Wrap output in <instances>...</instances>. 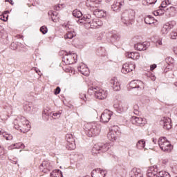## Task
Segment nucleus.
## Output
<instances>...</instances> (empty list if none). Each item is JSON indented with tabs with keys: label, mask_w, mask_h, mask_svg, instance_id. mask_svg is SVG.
Wrapping results in <instances>:
<instances>
[{
	"label": "nucleus",
	"mask_w": 177,
	"mask_h": 177,
	"mask_svg": "<svg viewBox=\"0 0 177 177\" xmlns=\"http://www.w3.org/2000/svg\"><path fill=\"white\" fill-rule=\"evenodd\" d=\"M145 23L146 24H154V18L150 15L145 17Z\"/></svg>",
	"instance_id": "nucleus-30"
},
{
	"label": "nucleus",
	"mask_w": 177,
	"mask_h": 177,
	"mask_svg": "<svg viewBox=\"0 0 177 177\" xmlns=\"http://www.w3.org/2000/svg\"><path fill=\"white\" fill-rule=\"evenodd\" d=\"M50 177H63V173L59 169H55L50 173Z\"/></svg>",
	"instance_id": "nucleus-28"
},
{
	"label": "nucleus",
	"mask_w": 177,
	"mask_h": 177,
	"mask_svg": "<svg viewBox=\"0 0 177 177\" xmlns=\"http://www.w3.org/2000/svg\"><path fill=\"white\" fill-rule=\"evenodd\" d=\"M171 120L169 118H163V120L160 121V125L163 126L164 129L169 130L172 128Z\"/></svg>",
	"instance_id": "nucleus-15"
},
{
	"label": "nucleus",
	"mask_w": 177,
	"mask_h": 177,
	"mask_svg": "<svg viewBox=\"0 0 177 177\" xmlns=\"http://www.w3.org/2000/svg\"><path fill=\"white\" fill-rule=\"evenodd\" d=\"M35 5H38V1H36L35 3H34Z\"/></svg>",
	"instance_id": "nucleus-64"
},
{
	"label": "nucleus",
	"mask_w": 177,
	"mask_h": 177,
	"mask_svg": "<svg viewBox=\"0 0 177 177\" xmlns=\"http://www.w3.org/2000/svg\"><path fill=\"white\" fill-rule=\"evenodd\" d=\"M54 9L55 10H61V9H63V4H58L57 6H55Z\"/></svg>",
	"instance_id": "nucleus-48"
},
{
	"label": "nucleus",
	"mask_w": 177,
	"mask_h": 177,
	"mask_svg": "<svg viewBox=\"0 0 177 177\" xmlns=\"http://www.w3.org/2000/svg\"><path fill=\"white\" fill-rule=\"evenodd\" d=\"M5 154V150L0 147V157H2Z\"/></svg>",
	"instance_id": "nucleus-51"
},
{
	"label": "nucleus",
	"mask_w": 177,
	"mask_h": 177,
	"mask_svg": "<svg viewBox=\"0 0 177 177\" xmlns=\"http://www.w3.org/2000/svg\"><path fill=\"white\" fill-rule=\"evenodd\" d=\"M66 139L67 143H71L73 142H75V140H74V137L73 136V134H66Z\"/></svg>",
	"instance_id": "nucleus-36"
},
{
	"label": "nucleus",
	"mask_w": 177,
	"mask_h": 177,
	"mask_svg": "<svg viewBox=\"0 0 177 177\" xmlns=\"http://www.w3.org/2000/svg\"><path fill=\"white\" fill-rule=\"evenodd\" d=\"M164 2H166V5H168L169 3V0H165L163 1Z\"/></svg>",
	"instance_id": "nucleus-61"
},
{
	"label": "nucleus",
	"mask_w": 177,
	"mask_h": 177,
	"mask_svg": "<svg viewBox=\"0 0 177 177\" xmlns=\"http://www.w3.org/2000/svg\"><path fill=\"white\" fill-rule=\"evenodd\" d=\"M147 177H158V169L155 167H149L147 171Z\"/></svg>",
	"instance_id": "nucleus-16"
},
{
	"label": "nucleus",
	"mask_w": 177,
	"mask_h": 177,
	"mask_svg": "<svg viewBox=\"0 0 177 177\" xmlns=\"http://www.w3.org/2000/svg\"><path fill=\"white\" fill-rule=\"evenodd\" d=\"M168 162V160L165 159L162 160V164H167Z\"/></svg>",
	"instance_id": "nucleus-58"
},
{
	"label": "nucleus",
	"mask_w": 177,
	"mask_h": 177,
	"mask_svg": "<svg viewBox=\"0 0 177 177\" xmlns=\"http://www.w3.org/2000/svg\"><path fill=\"white\" fill-rule=\"evenodd\" d=\"M77 23H84L85 27L87 28H96L97 27H101L103 26V22L98 18L92 19V16L89 14L84 15L83 18L79 19Z\"/></svg>",
	"instance_id": "nucleus-1"
},
{
	"label": "nucleus",
	"mask_w": 177,
	"mask_h": 177,
	"mask_svg": "<svg viewBox=\"0 0 177 177\" xmlns=\"http://www.w3.org/2000/svg\"><path fill=\"white\" fill-rule=\"evenodd\" d=\"M111 41H118L120 39V35H117V34H113L111 36Z\"/></svg>",
	"instance_id": "nucleus-42"
},
{
	"label": "nucleus",
	"mask_w": 177,
	"mask_h": 177,
	"mask_svg": "<svg viewBox=\"0 0 177 177\" xmlns=\"http://www.w3.org/2000/svg\"><path fill=\"white\" fill-rule=\"evenodd\" d=\"M151 80H152V81H156V77H153L151 78Z\"/></svg>",
	"instance_id": "nucleus-63"
},
{
	"label": "nucleus",
	"mask_w": 177,
	"mask_h": 177,
	"mask_svg": "<svg viewBox=\"0 0 177 177\" xmlns=\"http://www.w3.org/2000/svg\"><path fill=\"white\" fill-rule=\"evenodd\" d=\"M176 38H177V32H171V39H176Z\"/></svg>",
	"instance_id": "nucleus-49"
},
{
	"label": "nucleus",
	"mask_w": 177,
	"mask_h": 177,
	"mask_svg": "<svg viewBox=\"0 0 177 177\" xmlns=\"http://www.w3.org/2000/svg\"><path fill=\"white\" fill-rule=\"evenodd\" d=\"M66 56H68L66 58L68 60H71V59H73L74 63H77V59L78 55L76 53H73V52L70 51L69 53H66Z\"/></svg>",
	"instance_id": "nucleus-25"
},
{
	"label": "nucleus",
	"mask_w": 177,
	"mask_h": 177,
	"mask_svg": "<svg viewBox=\"0 0 177 177\" xmlns=\"http://www.w3.org/2000/svg\"><path fill=\"white\" fill-rule=\"evenodd\" d=\"M143 118L136 116H133L131 118V122L134 125H142L143 124Z\"/></svg>",
	"instance_id": "nucleus-24"
},
{
	"label": "nucleus",
	"mask_w": 177,
	"mask_h": 177,
	"mask_svg": "<svg viewBox=\"0 0 177 177\" xmlns=\"http://www.w3.org/2000/svg\"><path fill=\"white\" fill-rule=\"evenodd\" d=\"M122 6H124V0H114L113 3L111 6V10L113 12H118L121 10Z\"/></svg>",
	"instance_id": "nucleus-13"
},
{
	"label": "nucleus",
	"mask_w": 177,
	"mask_h": 177,
	"mask_svg": "<svg viewBox=\"0 0 177 177\" xmlns=\"http://www.w3.org/2000/svg\"><path fill=\"white\" fill-rule=\"evenodd\" d=\"M130 86L133 88H142L143 86V82L140 80H133L130 82Z\"/></svg>",
	"instance_id": "nucleus-23"
},
{
	"label": "nucleus",
	"mask_w": 177,
	"mask_h": 177,
	"mask_svg": "<svg viewBox=\"0 0 177 177\" xmlns=\"http://www.w3.org/2000/svg\"><path fill=\"white\" fill-rule=\"evenodd\" d=\"M6 2H9L11 5H13V0H6Z\"/></svg>",
	"instance_id": "nucleus-57"
},
{
	"label": "nucleus",
	"mask_w": 177,
	"mask_h": 177,
	"mask_svg": "<svg viewBox=\"0 0 177 177\" xmlns=\"http://www.w3.org/2000/svg\"><path fill=\"white\" fill-rule=\"evenodd\" d=\"M15 149H24L25 146L24 144L21 143V142H19L17 144H14Z\"/></svg>",
	"instance_id": "nucleus-45"
},
{
	"label": "nucleus",
	"mask_w": 177,
	"mask_h": 177,
	"mask_svg": "<svg viewBox=\"0 0 177 177\" xmlns=\"http://www.w3.org/2000/svg\"><path fill=\"white\" fill-rule=\"evenodd\" d=\"M109 85L113 89L115 92H118V91L121 90V84L118 81V79L113 77L110 80Z\"/></svg>",
	"instance_id": "nucleus-10"
},
{
	"label": "nucleus",
	"mask_w": 177,
	"mask_h": 177,
	"mask_svg": "<svg viewBox=\"0 0 177 177\" xmlns=\"http://www.w3.org/2000/svg\"><path fill=\"white\" fill-rule=\"evenodd\" d=\"M52 168H53L52 164L48 160H44L39 167L40 171L44 174H48L49 171H51Z\"/></svg>",
	"instance_id": "nucleus-9"
},
{
	"label": "nucleus",
	"mask_w": 177,
	"mask_h": 177,
	"mask_svg": "<svg viewBox=\"0 0 177 177\" xmlns=\"http://www.w3.org/2000/svg\"><path fill=\"white\" fill-rule=\"evenodd\" d=\"M113 115V112L107 109L104 110L101 115L100 121L101 122H109Z\"/></svg>",
	"instance_id": "nucleus-11"
},
{
	"label": "nucleus",
	"mask_w": 177,
	"mask_h": 177,
	"mask_svg": "<svg viewBox=\"0 0 177 177\" xmlns=\"http://www.w3.org/2000/svg\"><path fill=\"white\" fill-rule=\"evenodd\" d=\"M155 68H157V65L156 64L151 65L150 66L151 71H153V70H155Z\"/></svg>",
	"instance_id": "nucleus-53"
},
{
	"label": "nucleus",
	"mask_w": 177,
	"mask_h": 177,
	"mask_svg": "<svg viewBox=\"0 0 177 177\" xmlns=\"http://www.w3.org/2000/svg\"><path fill=\"white\" fill-rule=\"evenodd\" d=\"M63 27L67 31V33L64 35L65 39H73L75 37V32L73 28V26L68 24H64Z\"/></svg>",
	"instance_id": "nucleus-8"
},
{
	"label": "nucleus",
	"mask_w": 177,
	"mask_h": 177,
	"mask_svg": "<svg viewBox=\"0 0 177 177\" xmlns=\"http://www.w3.org/2000/svg\"><path fill=\"white\" fill-rule=\"evenodd\" d=\"M158 177H171V175L167 171H160L158 172Z\"/></svg>",
	"instance_id": "nucleus-37"
},
{
	"label": "nucleus",
	"mask_w": 177,
	"mask_h": 177,
	"mask_svg": "<svg viewBox=\"0 0 177 177\" xmlns=\"http://www.w3.org/2000/svg\"><path fill=\"white\" fill-rule=\"evenodd\" d=\"M136 66L133 64H124L122 68L123 74H128L130 71H133Z\"/></svg>",
	"instance_id": "nucleus-14"
},
{
	"label": "nucleus",
	"mask_w": 177,
	"mask_h": 177,
	"mask_svg": "<svg viewBox=\"0 0 177 177\" xmlns=\"http://www.w3.org/2000/svg\"><path fill=\"white\" fill-rule=\"evenodd\" d=\"M102 0H95V3L97 5H100Z\"/></svg>",
	"instance_id": "nucleus-55"
},
{
	"label": "nucleus",
	"mask_w": 177,
	"mask_h": 177,
	"mask_svg": "<svg viewBox=\"0 0 177 177\" xmlns=\"http://www.w3.org/2000/svg\"><path fill=\"white\" fill-rule=\"evenodd\" d=\"M165 62L168 64H174L175 63V60L172 59V57H169L165 59Z\"/></svg>",
	"instance_id": "nucleus-43"
},
{
	"label": "nucleus",
	"mask_w": 177,
	"mask_h": 177,
	"mask_svg": "<svg viewBox=\"0 0 177 177\" xmlns=\"http://www.w3.org/2000/svg\"><path fill=\"white\" fill-rule=\"evenodd\" d=\"M13 149H16L15 147V144L8 147V150H13Z\"/></svg>",
	"instance_id": "nucleus-54"
},
{
	"label": "nucleus",
	"mask_w": 177,
	"mask_h": 177,
	"mask_svg": "<svg viewBox=\"0 0 177 177\" xmlns=\"http://www.w3.org/2000/svg\"><path fill=\"white\" fill-rule=\"evenodd\" d=\"M60 93V87H57L55 90V95H59Z\"/></svg>",
	"instance_id": "nucleus-52"
},
{
	"label": "nucleus",
	"mask_w": 177,
	"mask_h": 177,
	"mask_svg": "<svg viewBox=\"0 0 177 177\" xmlns=\"http://www.w3.org/2000/svg\"><path fill=\"white\" fill-rule=\"evenodd\" d=\"M80 99H81V100H83V102H84V103H86V100H88V99L86 98V94H85L84 93H80Z\"/></svg>",
	"instance_id": "nucleus-41"
},
{
	"label": "nucleus",
	"mask_w": 177,
	"mask_h": 177,
	"mask_svg": "<svg viewBox=\"0 0 177 177\" xmlns=\"http://www.w3.org/2000/svg\"><path fill=\"white\" fill-rule=\"evenodd\" d=\"M133 113L136 115H139V114H140V112L139 111V106L138 104H136L133 106Z\"/></svg>",
	"instance_id": "nucleus-40"
},
{
	"label": "nucleus",
	"mask_w": 177,
	"mask_h": 177,
	"mask_svg": "<svg viewBox=\"0 0 177 177\" xmlns=\"http://www.w3.org/2000/svg\"><path fill=\"white\" fill-rule=\"evenodd\" d=\"M160 6L163 9V10L165 12H167V13H171V12H175V7H170L165 9V8H167V1H162Z\"/></svg>",
	"instance_id": "nucleus-26"
},
{
	"label": "nucleus",
	"mask_w": 177,
	"mask_h": 177,
	"mask_svg": "<svg viewBox=\"0 0 177 177\" xmlns=\"http://www.w3.org/2000/svg\"><path fill=\"white\" fill-rule=\"evenodd\" d=\"M86 127L88 130V135L90 138L97 136V135L100 133V125L96 123H88Z\"/></svg>",
	"instance_id": "nucleus-4"
},
{
	"label": "nucleus",
	"mask_w": 177,
	"mask_h": 177,
	"mask_svg": "<svg viewBox=\"0 0 177 177\" xmlns=\"http://www.w3.org/2000/svg\"><path fill=\"white\" fill-rule=\"evenodd\" d=\"M75 142H67L66 144V149H68V150H75Z\"/></svg>",
	"instance_id": "nucleus-33"
},
{
	"label": "nucleus",
	"mask_w": 177,
	"mask_h": 177,
	"mask_svg": "<svg viewBox=\"0 0 177 177\" xmlns=\"http://www.w3.org/2000/svg\"><path fill=\"white\" fill-rule=\"evenodd\" d=\"M48 15L51 17V19L54 23H56L57 21V19H59V15H57V12L56 11H49Z\"/></svg>",
	"instance_id": "nucleus-29"
},
{
	"label": "nucleus",
	"mask_w": 177,
	"mask_h": 177,
	"mask_svg": "<svg viewBox=\"0 0 177 177\" xmlns=\"http://www.w3.org/2000/svg\"><path fill=\"white\" fill-rule=\"evenodd\" d=\"M153 142L156 145L157 144V139L153 138Z\"/></svg>",
	"instance_id": "nucleus-59"
},
{
	"label": "nucleus",
	"mask_w": 177,
	"mask_h": 177,
	"mask_svg": "<svg viewBox=\"0 0 177 177\" xmlns=\"http://www.w3.org/2000/svg\"><path fill=\"white\" fill-rule=\"evenodd\" d=\"M158 143L161 150L162 151H165L166 153H170V151H172V149H174V147L171 145V142H169L166 138H160Z\"/></svg>",
	"instance_id": "nucleus-5"
},
{
	"label": "nucleus",
	"mask_w": 177,
	"mask_h": 177,
	"mask_svg": "<svg viewBox=\"0 0 177 177\" xmlns=\"http://www.w3.org/2000/svg\"><path fill=\"white\" fill-rule=\"evenodd\" d=\"M146 142L143 140H140L137 142L136 147L139 150H142V149H145V146Z\"/></svg>",
	"instance_id": "nucleus-32"
},
{
	"label": "nucleus",
	"mask_w": 177,
	"mask_h": 177,
	"mask_svg": "<svg viewBox=\"0 0 177 177\" xmlns=\"http://www.w3.org/2000/svg\"><path fill=\"white\" fill-rule=\"evenodd\" d=\"M136 12L135 10L130 9L126 10L121 15V21L125 26H131L135 21V16Z\"/></svg>",
	"instance_id": "nucleus-2"
},
{
	"label": "nucleus",
	"mask_w": 177,
	"mask_h": 177,
	"mask_svg": "<svg viewBox=\"0 0 177 177\" xmlns=\"http://www.w3.org/2000/svg\"><path fill=\"white\" fill-rule=\"evenodd\" d=\"M31 106H32V104H31V102H26L24 104V110L25 111H31Z\"/></svg>",
	"instance_id": "nucleus-35"
},
{
	"label": "nucleus",
	"mask_w": 177,
	"mask_h": 177,
	"mask_svg": "<svg viewBox=\"0 0 177 177\" xmlns=\"http://www.w3.org/2000/svg\"><path fill=\"white\" fill-rule=\"evenodd\" d=\"M107 138L111 142H114L118 138V131L115 130H111L107 135Z\"/></svg>",
	"instance_id": "nucleus-20"
},
{
	"label": "nucleus",
	"mask_w": 177,
	"mask_h": 177,
	"mask_svg": "<svg viewBox=\"0 0 177 177\" xmlns=\"http://www.w3.org/2000/svg\"><path fill=\"white\" fill-rule=\"evenodd\" d=\"M126 57H129V59H132L133 60H138L140 57V55H139V53L138 52H131L127 53Z\"/></svg>",
	"instance_id": "nucleus-21"
},
{
	"label": "nucleus",
	"mask_w": 177,
	"mask_h": 177,
	"mask_svg": "<svg viewBox=\"0 0 177 177\" xmlns=\"http://www.w3.org/2000/svg\"><path fill=\"white\" fill-rule=\"evenodd\" d=\"M89 91H92L93 93L95 94V96L96 99H99L100 100H103L107 97V91L99 88H95L93 86H91L89 88Z\"/></svg>",
	"instance_id": "nucleus-7"
},
{
	"label": "nucleus",
	"mask_w": 177,
	"mask_h": 177,
	"mask_svg": "<svg viewBox=\"0 0 177 177\" xmlns=\"http://www.w3.org/2000/svg\"><path fill=\"white\" fill-rule=\"evenodd\" d=\"M113 107L117 113H119V114H122V113H124V106H122V104H115Z\"/></svg>",
	"instance_id": "nucleus-27"
},
{
	"label": "nucleus",
	"mask_w": 177,
	"mask_h": 177,
	"mask_svg": "<svg viewBox=\"0 0 177 177\" xmlns=\"http://www.w3.org/2000/svg\"><path fill=\"white\" fill-rule=\"evenodd\" d=\"M77 70L80 71V73H81V74L86 75V77L89 75V68L85 65L80 66L77 68Z\"/></svg>",
	"instance_id": "nucleus-22"
},
{
	"label": "nucleus",
	"mask_w": 177,
	"mask_h": 177,
	"mask_svg": "<svg viewBox=\"0 0 177 177\" xmlns=\"http://www.w3.org/2000/svg\"><path fill=\"white\" fill-rule=\"evenodd\" d=\"M92 177H104L106 176V171L101 169H93L91 172Z\"/></svg>",
	"instance_id": "nucleus-18"
},
{
	"label": "nucleus",
	"mask_w": 177,
	"mask_h": 177,
	"mask_svg": "<svg viewBox=\"0 0 177 177\" xmlns=\"http://www.w3.org/2000/svg\"><path fill=\"white\" fill-rule=\"evenodd\" d=\"M149 46H150V43L147 41L134 45V48L136 50H146Z\"/></svg>",
	"instance_id": "nucleus-17"
},
{
	"label": "nucleus",
	"mask_w": 177,
	"mask_h": 177,
	"mask_svg": "<svg viewBox=\"0 0 177 177\" xmlns=\"http://www.w3.org/2000/svg\"><path fill=\"white\" fill-rule=\"evenodd\" d=\"M128 154H129V156H133V154H132V150L129 149V151H128Z\"/></svg>",
	"instance_id": "nucleus-56"
},
{
	"label": "nucleus",
	"mask_w": 177,
	"mask_h": 177,
	"mask_svg": "<svg viewBox=\"0 0 177 177\" xmlns=\"http://www.w3.org/2000/svg\"><path fill=\"white\" fill-rule=\"evenodd\" d=\"M40 31L42 32V34H46V32H48V28L46 26H41L40 28Z\"/></svg>",
	"instance_id": "nucleus-47"
},
{
	"label": "nucleus",
	"mask_w": 177,
	"mask_h": 177,
	"mask_svg": "<svg viewBox=\"0 0 177 177\" xmlns=\"http://www.w3.org/2000/svg\"><path fill=\"white\" fill-rule=\"evenodd\" d=\"M129 176L131 177H143V174L140 169L136 167L133 168L129 172Z\"/></svg>",
	"instance_id": "nucleus-19"
},
{
	"label": "nucleus",
	"mask_w": 177,
	"mask_h": 177,
	"mask_svg": "<svg viewBox=\"0 0 177 177\" xmlns=\"http://www.w3.org/2000/svg\"><path fill=\"white\" fill-rule=\"evenodd\" d=\"M155 16H158L160 15V12L157 11L154 13Z\"/></svg>",
	"instance_id": "nucleus-60"
},
{
	"label": "nucleus",
	"mask_w": 177,
	"mask_h": 177,
	"mask_svg": "<svg viewBox=\"0 0 177 177\" xmlns=\"http://www.w3.org/2000/svg\"><path fill=\"white\" fill-rule=\"evenodd\" d=\"M169 30L168 26L166 25V24H165L162 26V28H161L160 30V34H162V35H167V34L168 32H169Z\"/></svg>",
	"instance_id": "nucleus-31"
},
{
	"label": "nucleus",
	"mask_w": 177,
	"mask_h": 177,
	"mask_svg": "<svg viewBox=\"0 0 177 177\" xmlns=\"http://www.w3.org/2000/svg\"><path fill=\"white\" fill-rule=\"evenodd\" d=\"M73 15L74 17H77V19H80V17H82V12L78 10H74L73 11Z\"/></svg>",
	"instance_id": "nucleus-34"
},
{
	"label": "nucleus",
	"mask_w": 177,
	"mask_h": 177,
	"mask_svg": "<svg viewBox=\"0 0 177 177\" xmlns=\"http://www.w3.org/2000/svg\"><path fill=\"white\" fill-rule=\"evenodd\" d=\"M93 15L101 19L102 17H106L107 16V12L104 11L102 9H100L99 7H93Z\"/></svg>",
	"instance_id": "nucleus-12"
},
{
	"label": "nucleus",
	"mask_w": 177,
	"mask_h": 177,
	"mask_svg": "<svg viewBox=\"0 0 177 177\" xmlns=\"http://www.w3.org/2000/svg\"><path fill=\"white\" fill-rule=\"evenodd\" d=\"M109 149L110 145L108 143H100L94 145L91 149V153H93V154H100V153H105V151H107Z\"/></svg>",
	"instance_id": "nucleus-6"
},
{
	"label": "nucleus",
	"mask_w": 177,
	"mask_h": 177,
	"mask_svg": "<svg viewBox=\"0 0 177 177\" xmlns=\"http://www.w3.org/2000/svg\"><path fill=\"white\" fill-rule=\"evenodd\" d=\"M147 1V3H148V5H154V3H156V2H157V0H146Z\"/></svg>",
	"instance_id": "nucleus-50"
},
{
	"label": "nucleus",
	"mask_w": 177,
	"mask_h": 177,
	"mask_svg": "<svg viewBox=\"0 0 177 177\" xmlns=\"http://www.w3.org/2000/svg\"><path fill=\"white\" fill-rule=\"evenodd\" d=\"M174 53H176V55H177V48H176L174 50Z\"/></svg>",
	"instance_id": "nucleus-62"
},
{
	"label": "nucleus",
	"mask_w": 177,
	"mask_h": 177,
	"mask_svg": "<svg viewBox=\"0 0 177 177\" xmlns=\"http://www.w3.org/2000/svg\"><path fill=\"white\" fill-rule=\"evenodd\" d=\"M62 114V112L59 111V112H55L53 113L52 114V117L53 118H54L55 120H56V118H60V115Z\"/></svg>",
	"instance_id": "nucleus-44"
},
{
	"label": "nucleus",
	"mask_w": 177,
	"mask_h": 177,
	"mask_svg": "<svg viewBox=\"0 0 177 177\" xmlns=\"http://www.w3.org/2000/svg\"><path fill=\"white\" fill-rule=\"evenodd\" d=\"M165 24L169 28V29L171 30L172 29L173 27H175V26H176V21H171L169 22L166 23Z\"/></svg>",
	"instance_id": "nucleus-38"
},
{
	"label": "nucleus",
	"mask_w": 177,
	"mask_h": 177,
	"mask_svg": "<svg viewBox=\"0 0 177 177\" xmlns=\"http://www.w3.org/2000/svg\"><path fill=\"white\" fill-rule=\"evenodd\" d=\"M8 17V15L3 14V15H0V20H3V21H7Z\"/></svg>",
	"instance_id": "nucleus-46"
},
{
	"label": "nucleus",
	"mask_w": 177,
	"mask_h": 177,
	"mask_svg": "<svg viewBox=\"0 0 177 177\" xmlns=\"http://www.w3.org/2000/svg\"><path fill=\"white\" fill-rule=\"evenodd\" d=\"M14 127L15 129H17L18 131L19 130L21 132L26 133V132H28V131H30L31 125L30 124V122L27 120L26 118H22L19 120L17 124H15Z\"/></svg>",
	"instance_id": "nucleus-3"
},
{
	"label": "nucleus",
	"mask_w": 177,
	"mask_h": 177,
	"mask_svg": "<svg viewBox=\"0 0 177 177\" xmlns=\"http://www.w3.org/2000/svg\"><path fill=\"white\" fill-rule=\"evenodd\" d=\"M3 136L6 140H12L13 139V136H12V134L6 133V132L3 133Z\"/></svg>",
	"instance_id": "nucleus-39"
}]
</instances>
